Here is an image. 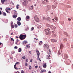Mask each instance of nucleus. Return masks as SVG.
<instances>
[{"mask_svg":"<svg viewBox=\"0 0 73 73\" xmlns=\"http://www.w3.org/2000/svg\"><path fill=\"white\" fill-rule=\"evenodd\" d=\"M27 37L26 35H22L21 34L19 36V38L21 40H24Z\"/></svg>","mask_w":73,"mask_h":73,"instance_id":"obj_1","label":"nucleus"},{"mask_svg":"<svg viewBox=\"0 0 73 73\" xmlns=\"http://www.w3.org/2000/svg\"><path fill=\"white\" fill-rule=\"evenodd\" d=\"M34 19L35 21L36 22H38L39 21V19H38V18L37 17V15H36L34 17Z\"/></svg>","mask_w":73,"mask_h":73,"instance_id":"obj_2","label":"nucleus"},{"mask_svg":"<svg viewBox=\"0 0 73 73\" xmlns=\"http://www.w3.org/2000/svg\"><path fill=\"white\" fill-rule=\"evenodd\" d=\"M6 11L8 13H10V12L9 11H11V9L10 8H6L5 9Z\"/></svg>","mask_w":73,"mask_h":73,"instance_id":"obj_3","label":"nucleus"},{"mask_svg":"<svg viewBox=\"0 0 73 73\" xmlns=\"http://www.w3.org/2000/svg\"><path fill=\"white\" fill-rule=\"evenodd\" d=\"M28 1L26 0L23 2V4L24 5H27L28 4Z\"/></svg>","mask_w":73,"mask_h":73,"instance_id":"obj_4","label":"nucleus"},{"mask_svg":"<svg viewBox=\"0 0 73 73\" xmlns=\"http://www.w3.org/2000/svg\"><path fill=\"white\" fill-rule=\"evenodd\" d=\"M64 58L65 59H67L68 58V54H64Z\"/></svg>","mask_w":73,"mask_h":73,"instance_id":"obj_5","label":"nucleus"},{"mask_svg":"<svg viewBox=\"0 0 73 73\" xmlns=\"http://www.w3.org/2000/svg\"><path fill=\"white\" fill-rule=\"evenodd\" d=\"M44 48H46L47 49H48L49 48V46L46 44H45L44 45Z\"/></svg>","mask_w":73,"mask_h":73,"instance_id":"obj_6","label":"nucleus"},{"mask_svg":"<svg viewBox=\"0 0 73 73\" xmlns=\"http://www.w3.org/2000/svg\"><path fill=\"white\" fill-rule=\"evenodd\" d=\"M46 35H50V34H51V32L50 31H48L47 32H46Z\"/></svg>","mask_w":73,"mask_h":73,"instance_id":"obj_7","label":"nucleus"},{"mask_svg":"<svg viewBox=\"0 0 73 73\" xmlns=\"http://www.w3.org/2000/svg\"><path fill=\"white\" fill-rule=\"evenodd\" d=\"M46 59H48V60H50V55H46Z\"/></svg>","mask_w":73,"mask_h":73,"instance_id":"obj_8","label":"nucleus"},{"mask_svg":"<svg viewBox=\"0 0 73 73\" xmlns=\"http://www.w3.org/2000/svg\"><path fill=\"white\" fill-rule=\"evenodd\" d=\"M36 52L37 53V55H38L37 58H38H38H39V56H40V52H39V51H36Z\"/></svg>","mask_w":73,"mask_h":73,"instance_id":"obj_9","label":"nucleus"},{"mask_svg":"<svg viewBox=\"0 0 73 73\" xmlns=\"http://www.w3.org/2000/svg\"><path fill=\"white\" fill-rule=\"evenodd\" d=\"M34 41H35V43H37L38 42V38L36 39V38H34Z\"/></svg>","mask_w":73,"mask_h":73,"instance_id":"obj_10","label":"nucleus"},{"mask_svg":"<svg viewBox=\"0 0 73 73\" xmlns=\"http://www.w3.org/2000/svg\"><path fill=\"white\" fill-rule=\"evenodd\" d=\"M30 19V17L28 16H27L26 17V20L27 21H28V20H29Z\"/></svg>","mask_w":73,"mask_h":73,"instance_id":"obj_11","label":"nucleus"},{"mask_svg":"<svg viewBox=\"0 0 73 73\" xmlns=\"http://www.w3.org/2000/svg\"><path fill=\"white\" fill-rule=\"evenodd\" d=\"M51 41L52 42H56L57 40L56 39H51Z\"/></svg>","mask_w":73,"mask_h":73,"instance_id":"obj_12","label":"nucleus"},{"mask_svg":"<svg viewBox=\"0 0 73 73\" xmlns=\"http://www.w3.org/2000/svg\"><path fill=\"white\" fill-rule=\"evenodd\" d=\"M46 27H52V25H49L48 23H47L46 24Z\"/></svg>","mask_w":73,"mask_h":73,"instance_id":"obj_13","label":"nucleus"},{"mask_svg":"<svg viewBox=\"0 0 73 73\" xmlns=\"http://www.w3.org/2000/svg\"><path fill=\"white\" fill-rule=\"evenodd\" d=\"M64 35H66V37H69V35L68 34V33H66V32H64Z\"/></svg>","mask_w":73,"mask_h":73,"instance_id":"obj_14","label":"nucleus"},{"mask_svg":"<svg viewBox=\"0 0 73 73\" xmlns=\"http://www.w3.org/2000/svg\"><path fill=\"white\" fill-rule=\"evenodd\" d=\"M60 48L61 49H62V48H64V45H63V44H61L60 45Z\"/></svg>","mask_w":73,"mask_h":73,"instance_id":"obj_15","label":"nucleus"},{"mask_svg":"<svg viewBox=\"0 0 73 73\" xmlns=\"http://www.w3.org/2000/svg\"><path fill=\"white\" fill-rule=\"evenodd\" d=\"M70 62H71V61L70 60H68L67 61H66V62L68 64H70Z\"/></svg>","mask_w":73,"mask_h":73,"instance_id":"obj_16","label":"nucleus"},{"mask_svg":"<svg viewBox=\"0 0 73 73\" xmlns=\"http://www.w3.org/2000/svg\"><path fill=\"white\" fill-rule=\"evenodd\" d=\"M67 40H68L67 38H64L63 39V41L64 42L67 41Z\"/></svg>","mask_w":73,"mask_h":73,"instance_id":"obj_17","label":"nucleus"},{"mask_svg":"<svg viewBox=\"0 0 73 73\" xmlns=\"http://www.w3.org/2000/svg\"><path fill=\"white\" fill-rule=\"evenodd\" d=\"M17 24L19 26L21 25V23L20 21H17Z\"/></svg>","mask_w":73,"mask_h":73,"instance_id":"obj_18","label":"nucleus"},{"mask_svg":"<svg viewBox=\"0 0 73 73\" xmlns=\"http://www.w3.org/2000/svg\"><path fill=\"white\" fill-rule=\"evenodd\" d=\"M47 8L48 9V10L49 9H50V8H51V6H50V5H48L47 6Z\"/></svg>","mask_w":73,"mask_h":73,"instance_id":"obj_19","label":"nucleus"},{"mask_svg":"<svg viewBox=\"0 0 73 73\" xmlns=\"http://www.w3.org/2000/svg\"><path fill=\"white\" fill-rule=\"evenodd\" d=\"M26 46L27 47V48H31V47H30V45L29 44H28L27 45H26Z\"/></svg>","mask_w":73,"mask_h":73,"instance_id":"obj_20","label":"nucleus"},{"mask_svg":"<svg viewBox=\"0 0 73 73\" xmlns=\"http://www.w3.org/2000/svg\"><path fill=\"white\" fill-rule=\"evenodd\" d=\"M5 1H7V0H1V2L2 3V4H3L4 2H5Z\"/></svg>","mask_w":73,"mask_h":73,"instance_id":"obj_21","label":"nucleus"},{"mask_svg":"<svg viewBox=\"0 0 73 73\" xmlns=\"http://www.w3.org/2000/svg\"><path fill=\"white\" fill-rule=\"evenodd\" d=\"M21 19L20 17H19L17 19V20L18 21H21Z\"/></svg>","mask_w":73,"mask_h":73,"instance_id":"obj_22","label":"nucleus"},{"mask_svg":"<svg viewBox=\"0 0 73 73\" xmlns=\"http://www.w3.org/2000/svg\"><path fill=\"white\" fill-rule=\"evenodd\" d=\"M50 31V29H46L44 30V31L45 32H47V31Z\"/></svg>","mask_w":73,"mask_h":73,"instance_id":"obj_23","label":"nucleus"},{"mask_svg":"<svg viewBox=\"0 0 73 73\" xmlns=\"http://www.w3.org/2000/svg\"><path fill=\"white\" fill-rule=\"evenodd\" d=\"M46 64L45 63V64H44L43 65V67L44 68H46Z\"/></svg>","mask_w":73,"mask_h":73,"instance_id":"obj_24","label":"nucleus"},{"mask_svg":"<svg viewBox=\"0 0 73 73\" xmlns=\"http://www.w3.org/2000/svg\"><path fill=\"white\" fill-rule=\"evenodd\" d=\"M22 50L21 48H19V49L18 50V52H21V51Z\"/></svg>","mask_w":73,"mask_h":73,"instance_id":"obj_25","label":"nucleus"},{"mask_svg":"<svg viewBox=\"0 0 73 73\" xmlns=\"http://www.w3.org/2000/svg\"><path fill=\"white\" fill-rule=\"evenodd\" d=\"M52 27H53V31H55V30H56V27H55V26H52Z\"/></svg>","mask_w":73,"mask_h":73,"instance_id":"obj_26","label":"nucleus"},{"mask_svg":"<svg viewBox=\"0 0 73 73\" xmlns=\"http://www.w3.org/2000/svg\"><path fill=\"white\" fill-rule=\"evenodd\" d=\"M46 20H47L50 21V17H47L46 18Z\"/></svg>","mask_w":73,"mask_h":73,"instance_id":"obj_27","label":"nucleus"},{"mask_svg":"<svg viewBox=\"0 0 73 73\" xmlns=\"http://www.w3.org/2000/svg\"><path fill=\"white\" fill-rule=\"evenodd\" d=\"M27 41H25L23 42V44H27Z\"/></svg>","mask_w":73,"mask_h":73,"instance_id":"obj_28","label":"nucleus"},{"mask_svg":"<svg viewBox=\"0 0 73 73\" xmlns=\"http://www.w3.org/2000/svg\"><path fill=\"white\" fill-rule=\"evenodd\" d=\"M58 54H61V51H60V50H59L58 52Z\"/></svg>","mask_w":73,"mask_h":73,"instance_id":"obj_29","label":"nucleus"},{"mask_svg":"<svg viewBox=\"0 0 73 73\" xmlns=\"http://www.w3.org/2000/svg\"><path fill=\"white\" fill-rule=\"evenodd\" d=\"M15 28H17L18 27V25H17V24H15Z\"/></svg>","mask_w":73,"mask_h":73,"instance_id":"obj_30","label":"nucleus"},{"mask_svg":"<svg viewBox=\"0 0 73 73\" xmlns=\"http://www.w3.org/2000/svg\"><path fill=\"white\" fill-rule=\"evenodd\" d=\"M42 44V42L40 41V42L39 43V45H41Z\"/></svg>","mask_w":73,"mask_h":73,"instance_id":"obj_31","label":"nucleus"},{"mask_svg":"<svg viewBox=\"0 0 73 73\" xmlns=\"http://www.w3.org/2000/svg\"><path fill=\"white\" fill-rule=\"evenodd\" d=\"M13 17L15 19L17 17V15H13Z\"/></svg>","mask_w":73,"mask_h":73,"instance_id":"obj_32","label":"nucleus"},{"mask_svg":"<svg viewBox=\"0 0 73 73\" xmlns=\"http://www.w3.org/2000/svg\"><path fill=\"white\" fill-rule=\"evenodd\" d=\"M54 19H55L56 21H58V17H56L54 18Z\"/></svg>","mask_w":73,"mask_h":73,"instance_id":"obj_33","label":"nucleus"},{"mask_svg":"<svg viewBox=\"0 0 73 73\" xmlns=\"http://www.w3.org/2000/svg\"><path fill=\"white\" fill-rule=\"evenodd\" d=\"M3 15H4V16H7V14H6V13L5 12H3Z\"/></svg>","mask_w":73,"mask_h":73,"instance_id":"obj_34","label":"nucleus"},{"mask_svg":"<svg viewBox=\"0 0 73 73\" xmlns=\"http://www.w3.org/2000/svg\"><path fill=\"white\" fill-rule=\"evenodd\" d=\"M18 48V47L17 46H16L14 47V49H17Z\"/></svg>","mask_w":73,"mask_h":73,"instance_id":"obj_35","label":"nucleus"},{"mask_svg":"<svg viewBox=\"0 0 73 73\" xmlns=\"http://www.w3.org/2000/svg\"><path fill=\"white\" fill-rule=\"evenodd\" d=\"M31 9H33V5L31 6Z\"/></svg>","mask_w":73,"mask_h":73,"instance_id":"obj_36","label":"nucleus"},{"mask_svg":"<svg viewBox=\"0 0 73 73\" xmlns=\"http://www.w3.org/2000/svg\"><path fill=\"white\" fill-rule=\"evenodd\" d=\"M41 71L43 72H44L45 73L46 72V70H41Z\"/></svg>","mask_w":73,"mask_h":73,"instance_id":"obj_37","label":"nucleus"},{"mask_svg":"<svg viewBox=\"0 0 73 73\" xmlns=\"http://www.w3.org/2000/svg\"><path fill=\"white\" fill-rule=\"evenodd\" d=\"M56 6L54 5H52V9H55L56 8Z\"/></svg>","mask_w":73,"mask_h":73,"instance_id":"obj_38","label":"nucleus"},{"mask_svg":"<svg viewBox=\"0 0 73 73\" xmlns=\"http://www.w3.org/2000/svg\"><path fill=\"white\" fill-rule=\"evenodd\" d=\"M29 69L31 70L32 69V67L31 66H29Z\"/></svg>","mask_w":73,"mask_h":73,"instance_id":"obj_39","label":"nucleus"},{"mask_svg":"<svg viewBox=\"0 0 73 73\" xmlns=\"http://www.w3.org/2000/svg\"><path fill=\"white\" fill-rule=\"evenodd\" d=\"M11 28H14V26L13 25H11Z\"/></svg>","mask_w":73,"mask_h":73,"instance_id":"obj_40","label":"nucleus"},{"mask_svg":"<svg viewBox=\"0 0 73 73\" xmlns=\"http://www.w3.org/2000/svg\"><path fill=\"white\" fill-rule=\"evenodd\" d=\"M38 28H41V26L39 25L38 26Z\"/></svg>","mask_w":73,"mask_h":73,"instance_id":"obj_41","label":"nucleus"},{"mask_svg":"<svg viewBox=\"0 0 73 73\" xmlns=\"http://www.w3.org/2000/svg\"><path fill=\"white\" fill-rule=\"evenodd\" d=\"M28 59H26V60L25 61L26 62H28Z\"/></svg>","mask_w":73,"mask_h":73,"instance_id":"obj_42","label":"nucleus"},{"mask_svg":"<svg viewBox=\"0 0 73 73\" xmlns=\"http://www.w3.org/2000/svg\"><path fill=\"white\" fill-rule=\"evenodd\" d=\"M22 58L23 59H24V60H25V59L26 58H25V56H23Z\"/></svg>","mask_w":73,"mask_h":73,"instance_id":"obj_43","label":"nucleus"},{"mask_svg":"<svg viewBox=\"0 0 73 73\" xmlns=\"http://www.w3.org/2000/svg\"><path fill=\"white\" fill-rule=\"evenodd\" d=\"M18 42H20V41H19V40L17 39L16 44H17V43H18Z\"/></svg>","mask_w":73,"mask_h":73,"instance_id":"obj_44","label":"nucleus"},{"mask_svg":"<svg viewBox=\"0 0 73 73\" xmlns=\"http://www.w3.org/2000/svg\"><path fill=\"white\" fill-rule=\"evenodd\" d=\"M21 73H24V71L23 70H22L21 71Z\"/></svg>","mask_w":73,"mask_h":73,"instance_id":"obj_45","label":"nucleus"},{"mask_svg":"<svg viewBox=\"0 0 73 73\" xmlns=\"http://www.w3.org/2000/svg\"><path fill=\"white\" fill-rule=\"evenodd\" d=\"M52 36H53L54 37H56V34H53L52 35Z\"/></svg>","mask_w":73,"mask_h":73,"instance_id":"obj_46","label":"nucleus"},{"mask_svg":"<svg viewBox=\"0 0 73 73\" xmlns=\"http://www.w3.org/2000/svg\"><path fill=\"white\" fill-rule=\"evenodd\" d=\"M11 41H14V40H13V39L12 38H11Z\"/></svg>","mask_w":73,"mask_h":73,"instance_id":"obj_47","label":"nucleus"},{"mask_svg":"<svg viewBox=\"0 0 73 73\" xmlns=\"http://www.w3.org/2000/svg\"><path fill=\"white\" fill-rule=\"evenodd\" d=\"M25 66H28V63H26L25 64Z\"/></svg>","mask_w":73,"mask_h":73,"instance_id":"obj_48","label":"nucleus"},{"mask_svg":"<svg viewBox=\"0 0 73 73\" xmlns=\"http://www.w3.org/2000/svg\"><path fill=\"white\" fill-rule=\"evenodd\" d=\"M51 53V51H50V52H48V54H50Z\"/></svg>","mask_w":73,"mask_h":73,"instance_id":"obj_49","label":"nucleus"},{"mask_svg":"<svg viewBox=\"0 0 73 73\" xmlns=\"http://www.w3.org/2000/svg\"><path fill=\"white\" fill-rule=\"evenodd\" d=\"M33 29H34V27H32L31 29V31H33Z\"/></svg>","mask_w":73,"mask_h":73,"instance_id":"obj_50","label":"nucleus"},{"mask_svg":"<svg viewBox=\"0 0 73 73\" xmlns=\"http://www.w3.org/2000/svg\"><path fill=\"white\" fill-rule=\"evenodd\" d=\"M32 61H33V59H31L30 60V61L31 62Z\"/></svg>","mask_w":73,"mask_h":73,"instance_id":"obj_51","label":"nucleus"},{"mask_svg":"<svg viewBox=\"0 0 73 73\" xmlns=\"http://www.w3.org/2000/svg\"><path fill=\"white\" fill-rule=\"evenodd\" d=\"M68 21H71V19H70V18H68Z\"/></svg>","mask_w":73,"mask_h":73,"instance_id":"obj_52","label":"nucleus"},{"mask_svg":"<svg viewBox=\"0 0 73 73\" xmlns=\"http://www.w3.org/2000/svg\"><path fill=\"white\" fill-rule=\"evenodd\" d=\"M71 47L72 48H73V44H72Z\"/></svg>","mask_w":73,"mask_h":73,"instance_id":"obj_53","label":"nucleus"},{"mask_svg":"<svg viewBox=\"0 0 73 73\" xmlns=\"http://www.w3.org/2000/svg\"><path fill=\"white\" fill-rule=\"evenodd\" d=\"M14 68H15V69H17V68L16 67V66H14Z\"/></svg>","mask_w":73,"mask_h":73,"instance_id":"obj_54","label":"nucleus"},{"mask_svg":"<svg viewBox=\"0 0 73 73\" xmlns=\"http://www.w3.org/2000/svg\"><path fill=\"white\" fill-rule=\"evenodd\" d=\"M44 1H46V2H47V3H48V2H49L47 0H44Z\"/></svg>","mask_w":73,"mask_h":73,"instance_id":"obj_55","label":"nucleus"},{"mask_svg":"<svg viewBox=\"0 0 73 73\" xmlns=\"http://www.w3.org/2000/svg\"><path fill=\"white\" fill-rule=\"evenodd\" d=\"M11 25L13 24V22L12 21L11 22Z\"/></svg>","mask_w":73,"mask_h":73,"instance_id":"obj_56","label":"nucleus"},{"mask_svg":"<svg viewBox=\"0 0 73 73\" xmlns=\"http://www.w3.org/2000/svg\"><path fill=\"white\" fill-rule=\"evenodd\" d=\"M43 20H46V19H45V17H43Z\"/></svg>","mask_w":73,"mask_h":73,"instance_id":"obj_57","label":"nucleus"},{"mask_svg":"<svg viewBox=\"0 0 73 73\" xmlns=\"http://www.w3.org/2000/svg\"><path fill=\"white\" fill-rule=\"evenodd\" d=\"M35 68H38V66H35Z\"/></svg>","mask_w":73,"mask_h":73,"instance_id":"obj_58","label":"nucleus"},{"mask_svg":"<svg viewBox=\"0 0 73 73\" xmlns=\"http://www.w3.org/2000/svg\"><path fill=\"white\" fill-rule=\"evenodd\" d=\"M52 33H53V34H54V32L53 31H52Z\"/></svg>","mask_w":73,"mask_h":73,"instance_id":"obj_59","label":"nucleus"},{"mask_svg":"<svg viewBox=\"0 0 73 73\" xmlns=\"http://www.w3.org/2000/svg\"><path fill=\"white\" fill-rule=\"evenodd\" d=\"M42 71V70H41V71L40 72V73H43Z\"/></svg>","mask_w":73,"mask_h":73,"instance_id":"obj_60","label":"nucleus"},{"mask_svg":"<svg viewBox=\"0 0 73 73\" xmlns=\"http://www.w3.org/2000/svg\"><path fill=\"white\" fill-rule=\"evenodd\" d=\"M39 61H41V59H40V58H39L38 59Z\"/></svg>","mask_w":73,"mask_h":73,"instance_id":"obj_61","label":"nucleus"},{"mask_svg":"<svg viewBox=\"0 0 73 73\" xmlns=\"http://www.w3.org/2000/svg\"><path fill=\"white\" fill-rule=\"evenodd\" d=\"M16 65H17V64L15 63V64L14 65V66H16Z\"/></svg>","mask_w":73,"mask_h":73,"instance_id":"obj_62","label":"nucleus"},{"mask_svg":"<svg viewBox=\"0 0 73 73\" xmlns=\"http://www.w3.org/2000/svg\"><path fill=\"white\" fill-rule=\"evenodd\" d=\"M16 8H17V9H18V8H19V7H18V6H16Z\"/></svg>","mask_w":73,"mask_h":73,"instance_id":"obj_63","label":"nucleus"},{"mask_svg":"<svg viewBox=\"0 0 73 73\" xmlns=\"http://www.w3.org/2000/svg\"><path fill=\"white\" fill-rule=\"evenodd\" d=\"M16 73H20V72L19 71H17L16 72Z\"/></svg>","mask_w":73,"mask_h":73,"instance_id":"obj_64","label":"nucleus"}]
</instances>
